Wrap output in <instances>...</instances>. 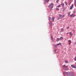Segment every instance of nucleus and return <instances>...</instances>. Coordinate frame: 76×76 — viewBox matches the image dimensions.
<instances>
[{
    "label": "nucleus",
    "instance_id": "nucleus-1",
    "mask_svg": "<svg viewBox=\"0 0 76 76\" xmlns=\"http://www.w3.org/2000/svg\"><path fill=\"white\" fill-rule=\"evenodd\" d=\"M53 6H54V4L53 3H52L50 4L49 5V8H50L51 9H52L53 7Z\"/></svg>",
    "mask_w": 76,
    "mask_h": 76
},
{
    "label": "nucleus",
    "instance_id": "nucleus-2",
    "mask_svg": "<svg viewBox=\"0 0 76 76\" xmlns=\"http://www.w3.org/2000/svg\"><path fill=\"white\" fill-rule=\"evenodd\" d=\"M64 67H66V70H69V69L68 68V67H67V66H65V65H64L63 66Z\"/></svg>",
    "mask_w": 76,
    "mask_h": 76
},
{
    "label": "nucleus",
    "instance_id": "nucleus-3",
    "mask_svg": "<svg viewBox=\"0 0 76 76\" xmlns=\"http://www.w3.org/2000/svg\"><path fill=\"white\" fill-rule=\"evenodd\" d=\"M73 4H72L70 7V10H72L73 9Z\"/></svg>",
    "mask_w": 76,
    "mask_h": 76
},
{
    "label": "nucleus",
    "instance_id": "nucleus-4",
    "mask_svg": "<svg viewBox=\"0 0 76 76\" xmlns=\"http://www.w3.org/2000/svg\"><path fill=\"white\" fill-rule=\"evenodd\" d=\"M71 66L72 67V68H76V66H75L73 65H71Z\"/></svg>",
    "mask_w": 76,
    "mask_h": 76
},
{
    "label": "nucleus",
    "instance_id": "nucleus-5",
    "mask_svg": "<svg viewBox=\"0 0 76 76\" xmlns=\"http://www.w3.org/2000/svg\"><path fill=\"white\" fill-rule=\"evenodd\" d=\"M74 16H75V15L73 14H72L71 15H70V17H72V18H73Z\"/></svg>",
    "mask_w": 76,
    "mask_h": 76
},
{
    "label": "nucleus",
    "instance_id": "nucleus-6",
    "mask_svg": "<svg viewBox=\"0 0 76 76\" xmlns=\"http://www.w3.org/2000/svg\"><path fill=\"white\" fill-rule=\"evenodd\" d=\"M68 42L69 43V45H70L71 44V43H72V42L71 41V40H69L68 41Z\"/></svg>",
    "mask_w": 76,
    "mask_h": 76
},
{
    "label": "nucleus",
    "instance_id": "nucleus-7",
    "mask_svg": "<svg viewBox=\"0 0 76 76\" xmlns=\"http://www.w3.org/2000/svg\"><path fill=\"white\" fill-rule=\"evenodd\" d=\"M64 75H65V74H66V75H69V73H68V72H64Z\"/></svg>",
    "mask_w": 76,
    "mask_h": 76
},
{
    "label": "nucleus",
    "instance_id": "nucleus-8",
    "mask_svg": "<svg viewBox=\"0 0 76 76\" xmlns=\"http://www.w3.org/2000/svg\"><path fill=\"white\" fill-rule=\"evenodd\" d=\"M52 21H53V22H54V17H52Z\"/></svg>",
    "mask_w": 76,
    "mask_h": 76
},
{
    "label": "nucleus",
    "instance_id": "nucleus-9",
    "mask_svg": "<svg viewBox=\"0 0 76 76\" xmlns=\"http://www.w3.org/2000/svg\"><path fill=\"white\" fill-rule=\"evenodd\" d=\"M59 39H60V40H61L62 39H63V37H61Z\"/></svg>",
    "mask_w": 76,
    "mask_h": 76
},
{
    "label": "nucleus",
    "instance_id": "nucleus-10",
    "mask_svg": "<svg viewBox=\"0 0 76 76\" xmlns=\"http://www.w3.org/2000/svg\"><path fill=\"white\" fill-rule=\"evenodd\" d=\"M51 18L50 17L48 18V20H49V21H50V20H51Z\"/></svg>",
    "mask_w": 76,
    "mask_h": 76
},
{
    "label": "nucleus",
    "instance_id": "nucleus-11",
    "mask_svg": "<svg viewBox=\"0 0 76 76\" xmlns=\"http://www.w3.org/2000/svg\"><path fill=\"white\" fill-rule=\"evenodd\" d=\"M61 45V43H59V44L58 43L57 44V45L58 46V45Z\"/></svg>",
    "mask_w": 76,
    "mask_h": 76
},
{
    "label": "nucleus",
    "instance_id": "nucleus-12",
    "mask_svg": "<svg viewBox=\"0 0 76 76\" xmlns=\"http://www.w3.org/2000/svg\"><path fill=\"white\" fill-rule=\"evenodd\" d=\"M61 4L62 6V7H64V4Z\"/></svg>",
    "mask_w": 76,
    "mask_h": 76
},
{
    "label": "nucleus",
    "instance_id": "nucleus-13",
    "mask_svg": "<svg viewBox=\"0 0 76 76\" xmlns=\"http://www.w3.org/2000/svg\"><path fill=\"white\" fill-rule=\"evenodd\" d=\"M59 40H60V39H59V38H57V39H56V41H59Z\"/></svg>",
    "mask_w": 76,
    "mask_h": 76
},
{
    "label": "nucleus",
    "instance_id": "nucleus-14",
    "mask_svg": "<svg viewBox=\"0 0 76 76\" xmlns=\"http://www.w3.org/2000/svg\"><path fill=\"white\" fill-rule=\"evenodd\" d=\"M59 17H60V18H61V16H61V14H59Z\"/></svg>",
    "mask_w": 76,
    "mask_h": 76
},
{
    "label": "nucleus",
    "instance_id": "nucleus-15",
    "mask_svg": "<svg viewBox=\"0 0 76 76\" xmlns=\"http://www.w3.org/2000/svg\"><path fill=\"white\" fill-rule=\"evenodd\" d=\"M75 5L76 7V1L75 0Z\"/></svg>",
    "mask_w": 76,
    "mask_h": 76
},
{
    "label": "nucleus",
    "instance_id": "nucleus-16",
    "mask_svg": "<svg viewBox=\"0 0 76 76\" xmlns=\"http://www.w3.org/2000/svg\"><path fill=\"white\" fill-rule=\"evenodd\" d=\"M61 31H62L63 32V31H64V29H63V28H61Z\"/></svg>",
    "mask_w": 76,
    "mask_h": 76
},
{
    "label": "nucleus",
    "instance_id": "nucleus-17",
    "mask_svg": "<svg viewBox=\"0 0 76 76\" xmlns=\"http://www.w3.org/2000/svg\"><path fill=\"white\" fill-rule=\"evenodd\" d=\"M57 7H61V6L60 5H58L57 6Z\"/></svg>",
    "mask_w": 76,
    "mask_h": 76
},
{
    "label": "nucleus",
    "instance_id": "nucleus-18",
    "mask_svg": "<svg viewBox=\"0 0 76 76\" xmlns=\"http://www.w3.org/2000/svg\"><path fill=\"white\" fill-rule=\"evenodd\" d=\"M69 34L70 35H72V32H70Z\"/></svg>",
    "mask_w": 76,
    "mask_h": 76
},
{
    "label": "nucleus",
    "instance_id": "nucleus-19",
    "mask_svg": "<svg viewBox=\"0 0 76 76\" xmlns=\"http://www.w3.org/2000/svg\"><path fill=\"white\" fill-rule=\"evenodd\" d=\"M65 63H68V61H65Z\"/></svg>",
    "mask_w": 76,
    "mask_h": 76
},
{
    "label": "nucleus",
    "instance_id": "nucleus-20",
    "mask_svg": "<svg viewBox=\"0 0 76 76\" xmlns=\"http://www.w3.org/2000/svg\"><path fill=\"white\" fill-rule=\"evenodd\" d=\"M51 39H52V40H53V36H51Z\"/></svg>",
    "mask_w": 76,
    "mask_h": 76
},
{
    "label": "nucleus",
    "instance_id": "nucleus-21",
    "mask_svg": "<svg viewBox=\"0 0 76 76\" xmlns=\"http://www.w3.org/2000/svg\"><path fill=\"white\" fill-rule=\"evenodd\" d=\"M56 10H59V9L58 8H56Z\"/></svg>",
    "mask_w": 76,
    "mask_h": 76
},
{
    "label": "nucleus",
    "instance_id": "nucleus-22",
    "mask_svg": "<svg viewBox=\"0 0 76 76\" xmlns=\"http://www.w3.org/2000/svg\"><path fill=\"white\" fill-rule=\"evenodd\" d=\"M55 47V48H57V46L56 45H54Z\"/></svg>",
    "mask_w": 76,
    "mask_h": 76
},
{
    "label": "nucleus",
    "instance_id": "nucleus-23",
    "mask_svg": "<svg viewBox=\"0 0 76 76\" xmlns=\"http://www.w3.org/2000/svg\"><path fill=\"white\" fill-rule=\"evenodd\" d=\"M65 4L66 5H67V2H65Z\"/></svg>",
    "mask_w": 76,
    "mask_h": 76
},
{
    "label": "nucleus",
    "instance_id": "nucleus-24",
    "mask_svg": "<svg viewBox=\"0 0 76 76\" xmlns=\"http://www.w3.org/2000/svg\"><path fill=\"white\" fill-rule=\"evenodd\" d=\"M50 25H52V21L50 22Z\"/></svg>",
    "mask_w": 76,
    "mask_h": 76
},
{
    "label": "nucleus",
    "instance_id": "nucleus-25",
    "mask_svg": "<svg viewBox=\"0 0 76 76\" xmlns=\"http://www.w3.org/2000/svg\"><path fill=\"white\" fill-rule=\"evenodd\" d=\"M64 16H65V15H63L62 18H63L64 17Z\"/></svg>",
    "mask_w": 76,
    "mask_h": 76
},
{
    "label": "nucleus",
    "instance_id": "nucleus-26",
    "mask_svg": "<svg viewBox=\"0 0 76 76\" xmlns=\"http://www.w3.org/2000/svg\"><path fill=\"white\" fill-rule=\"evenodd\" d=\"M58 0H57L56 1V3H58Z\"/></svg>",
    "mask_w": 76,
    "mask_h": 76
},
{
    "label": "nucleus",
    "instance_id": "nucleus-27",
    "mask_svg": "<svg viewBox=\"0 0 76 76\" xmlns=\"http://www.w3.org/2000/svg\"><path fill=\"white\" fill-rule=\"evenodd\" d=\"M68 16H69V15H70V13H69V12L68 13Z\"/></svg>",
    "mask_w": 76,
    "mask_h": 76
},
{
    "label": "nucleus",
    "instance_id": "nucleus-28",
    "mask_svg": "<svg viewBox=\"0 0 76 76\" xmlns=\"http://www.w3.org/2000/svg\"><path fill=\"white\" fill-rule=\"evenodd\" d=\"M47 2L48 3L49 1H50V0H47Z\"/></svg>",
    "mask_w": 76,
    "mask_h": 76
},
{
    "label": "nucleus",
    "instance_id": "nucleus-29",
    "mask_svg": "<svg viewBox=\"0 0 76 76\" xmlns=\"http://www.w3.org/2000/svg\"><path fill=\"white\" fill-rule=\"evenodd\" d=\"M58 20H60V18H57Z\"/></svg>",
    "mask_w": 76,
    "mask_h": 76
},
{
    "label": "nucleus",
    "instance_id": "nucleus-30",
    "mask_svg": "<svg viewBox=\"0 0 76 76\" xmlns=\"http://www.w3.org/2000/svg\"><path fill=\"white\" fill-rule=\"evenodd\" d=\"M57 51V50H56V49H55L54 50V52H56V51Z\"/></svg>",
    "mask_w": 76,
    "mask_h": 76
},
{
    "label": "nucleus",
    "instance_id": "nucleus-31",
    "mask_svg": "<svg viewBox=\"0 0 76 76\" xmlns=\"http://www.w3.org/2000/svg\"><path fill=\"white\" fill-rule=\"evenodd\" d=\"M70 74H73V72H70Z\"/></svg>",
    "mask_w": 76,
    "mask_h": 76
},
{
    "label": "nucleus",
    "instance_id": "nucleus-32",
    "mask_svg": "<svg viewBox=\"0 0 76 76\" xmlns=\"http://www.w3.org/2000/svg\"><path fill=\"white\" fill-rule=\"evenodd\" d=\"M64 10H65V9H64L63 10V12H64Z\"/></svg>",
    "mask_w": 76,
    "mask_h": 76
},
{
    "label": "nucleus",
    "instance_id": "nucleus-33",
    "mask_svg": "<svg viewBox=\"0 0 76 76\" xmlns=\"http://www.w3.org/2000/svg\"><path fill=\"white\" fill-rule=\"evenodd\" d=\"M67 29H69V27H67Z\"/></svg>",
    "mask_w": 76,
    "mask_h": 76
},
{
    "label": "nucleus",
    "instance_id": "nucleus-34",
    "mask_svg": "<svg viewBox=\"0 0 76 76\" xmlns=\"http://www.w3.org/2000/svg\"><path fill=\"white\" fill-rule=\"evenodd\" d=\"M74 13H76V12L74 11Z\"/></svg>",
    "mask_w": 76,
    "mask_h": 76
},
{
    "label": "nucleus",
    "instance_id": "nucleus-35",
    "mask_svg": "<svg viewBox=\"0 0 76 76\" xmlns=\"http://www.w3.org/2000/svg\"><path fill=\"white\" fill-rule=\"evenodd\" d=\"M67 34H69V33H66Z\"/></svg>",
    "mask_w": 76,
    "mask_h": 76
},
{
    "label": "nucleus",
    "instance_id": "nucleus-36",
    "mask_svg": "<svg viewBox=\"0 0 76 76\" xmlns=\"http://www.w3.org/2000/svg\"><path fill=\"white\" fill-rule=\"evenodd\" d=\"M65 39L66 40V39Z\"/></svg>",
    "mask_w": 76,
    "mask_h": 76
}]
</instances>
